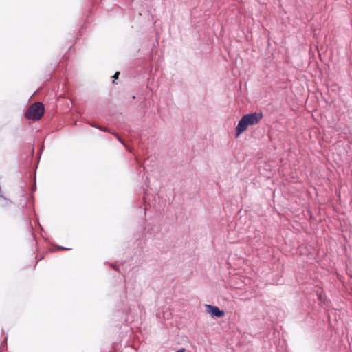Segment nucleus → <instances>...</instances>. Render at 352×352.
I'll list each match as a JSON object with an SVG mask.
<instances>
[{
  "instance_id": "obj_1",
  "label": "nucleus",
  "mask_w": 352,
  "mask_h": 352,
  "mask_svg": "<svg viewBox=\"0 0 352 352\" xmlns=\"http://www.w3.org/2000/svg\"><path fill=\"white\" fill-rule=\"evenodd\" d=\"M262 118L263 114L261 113H254L243 116L236 128V137L245 131L248 126L258 123Z\"/></svg>"
},
{
  "instance_id": "obj_2",
  "label": "nucleus",
  "mask_w": 352,
  "mask_h": 352,
  "mask_svg": "<svg viewBox=\"0 0 352 352\" xmlns=\"http://www.w3.org/2000/svg\"><path fill=\"white\" fill-rule=\"evenodd\" d=\"M45 111L43 103L36 102L28 107L24 116L27 120L38 121L43 116Z\"/></svg>"
},
{
  "instance_id": "obj_3",
  "label": "nucleus",
  "mask_w": 352,
  "mask_h": 352,
  "mask_svg": "<svg viewBox=\"0 0 352 352\" xmlns=\"http://www.w3.org/2000/svg\"><path fill=\"white\" fill-rule=\"evenodd\" d=\"M206 307L207 312L210 314L212 316L221 318L225 315V312L223 310H220L218 307L210 305H206Z\"/></svg>"
},
{
  "instance_id": "obj_4",
  "label": "nucleus",
  "mask_w": 352,
  "mask_h": 352,
  "mask_svg": "<svg viewBox=\"0 0 352 352\" xmlns=\"http://www.w3.org/2000/svg\"><path fill=\"white\" fill-rule=\"evenodd\" d=\"M86 30H87L86 21H85L84 23L80 26V28L79 29L78 33H79L80 36H82L86 32Z\"/></svg>"
},
{
  "instance_id": "obj_5",
  "label": "nucleus",
  "mask_w": 352,
  "mask_h": 352,
  "mask_svg": "<svg viewBox=\"0 0 352 352\" xmlns=\"http://www.w3.org/2000/svg\"><path fill=\"white\" fill-rule=\"evenodd\" d=\"M23 199H24V201H25V202H24V204H25V205H26V204H27V203L29 201V198H28V197L27 196V195H26V194H24V195H23Z\"/></svg>"
},
{
  "instance_id": "obj_6",
  "label": "nucleus",
  "mask_w": 352,
  "mask_h": 352,
  "mask_svg": "<svg viewBox=\"0 0 352 352\" xmlns=\"http://www.w3.org/2000/svg\"><path fill=\"white\" fill-rule=\"evenodd\" d=\"M56 248L58 249V250H70V248H65L64 246H60V245H56Z\"/></svg>"
},
{
  "instance_id": "obj_7",
  "label": "nucleus",
  "mask_w": 352,
  "mask_h": 352,
  "mask_svg": "<svg viewBox=\"0 0 352 352\" xmlns=\"http://www.w3.org/2000/svg\"><path fill=\"white\" fill-rule=\"evenodd\" d=\"M119 74H120V72H117L114 74L113 78H116H116H118Z\"/></svg>"
},
{
  "instance_id": "obj_8",
  "label": "nucleus",
  "mask_w": 352,
  "mask_h": 352,
  "mask_svg": "<svg viewBox=\"0 0 352 352\" xmlns=\"http://www.w3.org/2000/svg\"><path fill=\"white\" fill-rule=\"evenodd\" d=\"M30 152H31L32 156H33L34 154V147L31 148Z\"/></svg>"
},
{
  "instance_id": "obj_9",
  "label": "nucleus",
  "mask_w": 352,
  "mask_h": 352,
  "mask_svg": "<svg viewBox=\"0 0 352 352\" xmlns=\"http://www.w3.org/2000/svg\"><path fill=\"white\" fill-rule=\"evenodd\" d=\"M7 340H8V336H6L3 342L6 344L7 343Z\"/></svg>"
},
{
  "instance_id": "obj_10",
  "label": "nucleus",
  "mask_w": 352,
  "mask_h": 352,
  "mask_svg": "<svg viewBox=\"0 0 352 352\" xmlns=\"http://www.w3.org/2000/svg\"><path fill=\"white\" fill-rule=\"evenodd\" d=\"M59 64L60 65H63V61L60 62Z\"/></svg>"
},
{
  "instance_id": "obj_11",
  "label": "nucleus",
  "mask_w": 352,
  "mask_h": 352,
  "mask_svg": "<svg viewBox=\"0 0 352 352\" xmlns=\"http://www.w3.org/2000/svg\"><path fill=\"white\" fill-rule=\"evenodd\" d=\"M32 190H36V186H34Z\"/></svg>"
}]
</instances>
